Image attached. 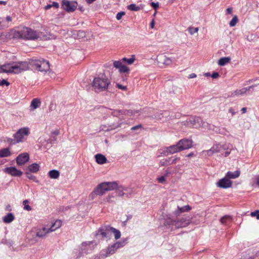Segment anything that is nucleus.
<instances>
[{"label":"nucleus","instance_id":"1","mask_svg":"<svg viewBox=\"0 0 259 259\" xmlns=\"http://www.w3.org/2000/svg\"><path fill=\"white\" fill-rule=\"evenodd\" d=\"M28 69L29 65L27 62H18L2 65L0 67V72L18 74Z\"/></svg>","mask_w":259,"mask_h":259},{"label":"nucleus","instance_id":"2","mask_svg":"<svg viewBox=\"0 0 259 259\" xmlns=\"http://www.w3.org/2000/svg\"><path fill=\"white\" fill-rule=\"evenodd\" d=\"M13 37L23 39H35L39 37L38 33L30 28L23 27L13 33Z\"/></svg>","mask_w":259,"mask_h":259},{"label":"nucleus","instance_id":"3","mask_svg":"<svg viewBox=\"0 0 259 259\" xmlns=\"http://www.w3.org/2000/svg\"><path fill=\"white\" fill-rule=\"evenodd\" d=\"M189 223V220L184 218H177L175 220L170 218L165 219L164 225L171 230L187 226Z\"/></svg>","mask_w":259,"mask_h":259},{"label":"nucleus","instance_id":"4","mask_svg":"<svg viewBox=\"0 0 259 259\" xmlns=\"http://www.w3.org/2000/svg\"><path fill=\"white\" fill-rule=\"evenodd\" d=\"M93 84L95 89L102 91L107 89L110 81L105 74H101L94 78Z\"/></svg>","mask_w":259,"mask_h":259},{"label":"nucleus","instance_id":"5","mask_svg":"<svg viewBox=\"0 0 259 259\" xmlns=\"http://www.w3.org/2000/svg\"><path fill=\"white\" fill-rule=\"evenodd\" d=\"M117 187L115 182H103L99 184L93 193L97 195H103L106 191L113 190Z\"/></svg>","mask_w":259,"mask_h":259},{"label":"nucleus","instance_id":"6","mask_svg":"<svg viewBox=\"0 0 259 259\" xmlns=\"http://www.w3.org/2000/svg\"><path fill=\"white\" fill-rule=\"evenodd\" d=\"M30 63L33 67L39 71L47 72L50 69L49 61L44 59H32Z\"/></svg>","mask_w":259,"mask_h":259},{"label":"nucleus","instance_id":"7","mask_svg":"<svg viewBox=\"0 0 259 259\" xmlns=\"http://www.w3.org/2000/svg\"><path fill=\"white\" fill-rule=\"evenodd\" d=\"M231 146V145L229 143L224 144H215L209 150L205 151L204 152H206L208 155L210 156L213 153L222 152L224 150H228L229 149V147Z\"/></svg>","mask_w":259,"mask_h":259},{"label":"nucleus","instance_id":"8","mask_svg":"<svg viewBox=\"0 0 259 259\" xmlns=\"http://www.w3.org/2000/svg\"><path fill=\"white\" fill-rule=\"evenodd\" d=\"M30 134L29 128L27 127H24L19 129L13 135V137L15 138V141L17 143L23 142V138L25 136H28Z\"/></svg>","mask_w":259,"mask_h":259},{"label":"nucleus","instance_id":"9","mask_svg":"<svg viewBox=\"0 0 259 259\" xmlns=\"http://www.w3.org/2000/svg\"><path fill=\"white\" fill-rule=\"evenodd\" d=\"M125 243L124 241H117L116 243L112 244L106 250V254L104 255L105 257H107L110 255L114 254L116 250L124 246Z\"/></svg>","mask_w":259,"mask_h":259},{"label":"nucleus","instance_id":"10","mask_svg":"<svg viewBox=\"0 0 259 259\" xmlns=\"http://www.w3.org/2000/svg\"><path fill=\"white\" fill-rule=\"evenodd\" d=\"M77 3L75 1H69L63 0L62 2V8L67 12L74 11L77 7Z\"/></svg>","mask_w":259,"mask_h":259},{"label":"nucleus","instance_id":"11","mask_svg":"<svg viewBox=\"0 0 259 259\" xmlns=\"http://www.w3.org/2000/svg\"><path fill=\"white\" fill-rule=\"evenodd\" d=\"M110 226L108 225L102 226L96 232L95 236L96 237L101 236L102 238H105L109 237V234L110 232Z\"/></svg>","mask_w":259,"mask_h":259},{"label":"nucleus","instance_id":"12","mask_svg":"<svg viewBox=\"0 0 259 259\" xmlns=\"http://www.w3.org/2000/svg\"><path fill=\"white\" fill-rule=\"evenodd\" d=\"M139 112V110H114L112 111L111 114L114 116H117L119 114L125 115L128 116H134L136 114Z\"/></svg>","mask_w":259,"mask_h":259},{"label":"nucleus","instance_id":"13","mask_svg":"<svg viewBox=\"0 0 259 259\" xmlns=\"http://www.w3.org/2000/svg\"><path fill=\"white\" fill-rule=\"evenodd\" d=\"M123 121L121 119H120L117 122L113 123L108 126H106V125H102L100 127V130L105 132L114 130L118 127H120Z\"/></svg>","mask_w":259,"mask_h":259},{"label":"nucleus","instance_id":"14","mask_svg":"<svg viewBox=\"0 0 259 259\" xmlns=\"http://www.w3.org/2000/svg\"><path fill=\"white\" fill-rule=\"evenodd\" d=\"M192 141L187 139H183L178 142L181 151L188 149L192 147Z\"/></svg>","mask_w":259,"mask_h":259},{"label":"nucleus","instance_id":"15","mask_svg":"<svg viewBox=\"0 0 259 259\" xmlns=\"http://www.w3.org/2000/svg\"><path fill=\"white\" fill-rule=\"evenodd\" d=\"M217 187L223 189H227L231 187L232 185V182L229 180L227 177H225L224 178L220 179L217 183Z\"/></svg>","mask_w":259,"mask_h":259},{"label":"nucleus","instance_id":"16","mask_svg":"<svg viewBox=\"0 0 259 259\" xmlns=\"http://www.w3.org/2000/svg\"><path fill=\"white\" fill-rule=\"evenodd\" d=\"M181 151L178 143L175 144L167 147L162 153L164 156H167L168 154H172Z\"/></svg>","mask_w":259,"mask_h":259},{"label":"nucleus","instance_id":"17","mask_svg":"<svg viewBox=\"0 0 259 259\" xmlns=\"http://www.w3.org/2000/svg\"><path fill=\"white\" fill-rule=\"evenodd\" d=\"M4 172L13 177H20L23 172L15 167H8L3 169Z\"/></svg>","mask_w":259,"mask_h":259},{"label":"nucleus","instance_id":"18","mask_svg":"<svg viewBox=\"0 0 259 259\" xmlns=\"http://www.w3.org/2000/svg\"><path fill=\"white\" fill-rule=\"evenodd\" d=\"M96 245L95 241H86L81 244V250L85 253H89V251H92L94 246Z\"/></svg>","mask_w":259,"mask_h":259},{"label":"nucleus","instance_id":"19","mask_svg":"<svg viewBox=\"0 0 259 259\" xmlns=\"http://www.w3.org/2000/svg\"><path fill=\"white\" fill-rule=\"evenodd\" d=\"M29 159V154L27 153H23L19 154L16 158V163L18 165L24 164Z\"/></svg>","mask_w":259,"mask_h":259},{"label":"nucleus","instance_id":"20","mask_svg":"<svg viewBox=\"0 0 259 259\" xmlns=\"http://www.w3.org/2000/svg\"><path fill=\"white\" fill-rule=\"evenodd\" d=\"M49 233H50L49 229L45 227H43L37 229L36 236L38 238H44L46 237Z\"/></svg>","mask_w":259,"mask_h":259},{"label":"nucleus","instance_id":"21","mask_svg":"<svg viewBox=\"0 0 259 259\" xmlns=\"http://www.w3.org/2000/svg\"><path fill=\"white\" fill-rule=\"evenodd\" d=\"M158 62L159 63L165 65H169L172 63V60L165 55H161L158 56Z\"/></svg>","mask_w":259,"mask_h":259},{"label":"nucleus","instance_id":"22","mask_svg":"<svg viewBox=\"0 0 259 259\" xmlns=\"http://www.w3.org/2000/svg\"><path fill=\"white\" fill-rule=\"evenodd\" d=\"M169 113L168 111H157L154 115L152 116L151 117L152 118L156 119L158 120H161L163 118V117L169 116Z\"/></svg>","mask_w":259,"mask_h":259},{"label":"nucleus","instance_id":"23","mask_svg":"<svg viewBox=\"0 0 259 259\" xmlns=\"http://www.w3.org/2000/svg\"><path fill=\"white\" fill-rule=\"evenodd\" d=\"M40 168V166L38 164L36 163H32L27 166L26 168V171L36 173L38 171H39Z\"/></svg>","mask_w":259,"mask_h":259},{"label":"nucleus","instance_id":"24","mask_svg":"<svg viewBox=\"0 0 259 259\" xmlns=\"http://www.w3.org/2000/svg\"><path fill=\"white\" fill-rule=\"evenodd\" d=\"M95 158L96 162L100 164L106 163L107 160L106 157L101 154H97L95 155Z\"/></svg>","mask_w":259,"mask_h":259},{"label":"nucleus","instance_id":"25","mask_svg":"<svg viewBox=\"0 0 259 259\" xmlns=\"http://www.w3.org/2000/svg\"><path fill=\"white\" fill-rule=\"evenodd\" d=\"M41 105L40 100L38 98L33 99L30 104V108L31 110H34L38 108Z\"/></svg>","mask_w":259,"mask_h":259},{"label":"nucleus","instance_id":"26","mask_svg":"<svg viewBox=\"0 0 259 259\" xmlns=\"http://www.w3.org/2000/svg\"><path fill=\"white\" fill-rule=\"evenodd\" d=\"M191 209V207L189 205H185L183 207H179L178 206V209L175 210L174 212L175 214L176 215H179L181 213L184 212H187L190 210Z\"/></svg>","mask_w":259,"mask_h":259},{"label":"nucleus","instance_id":"27","mask_svg":"<svg viewBox=\"0 0 259 259\" xmlns=\"http://www.w3.org/2000/svg\"><path fill=\"white\" fill-rule=\"evenodd\" d=\"M12 155V152L8 148H3L0 150V158L8 157Z\"/></svg>","mask_w":259,"mask_h":259},{"label":"nucleus","instance_id":"28","mask_svg":"<svg viewBox=\"0 0 259 259\" xmlns=\"http://www.w3.org/2000/svg\"><path fill=\"white\" fill-rule=\"evenodd\" d=\"M61 225L62 222L59 220H57L52 224L51 227L49 228V231L50 232L55 231L56 230L59 228Z\"/></svg>","mask_w":259,"mask_h":259},{"label":"nucleus","instance_id":"29","mask_svg":"<svg viewBox=\"0 0 259 259\" xmlns=\"http://www.w3.org/2000/svg\"><path fill=\"white\" fill-rule=\"evenodd\" d=\"M15 220V217L12 213H8L3 219V222L6 224H9Z\"/></svg>","mask_w":259,"mask_h":259},{"label":"nucleus","instance_id":"30","mask_svg":"<svg viewBox=\"0 0 259 259\" xmlns=\"http://www.w3.org/2000/svg\"><path fill=\"white\" fill-rule=\"evenodd\" d=\"M240 174V172L239 170H236L234 172L228 171L225 177H227L229 180L230 179H236L239 176Z\"/></svg>","mask_w":259,"mask_h":259},{"label":"nucleus","instance_id":"31","mask_svg":"<svg viewBox=\"0 0 259 259\" xmlns=\"http://www.w3.org/2000/svg\"><path fill=\"white\" fill-rule=\"evenodd\" d=\"M48 176L51 179H56L59 178L60 172L56 169L51 170L49 172Z\"/></svg>","mask_w":259,"mask_h":259},{"label":"nucleus","instance_id":"32","mask_svg":"<svg viewBox=\"0 0 259 259\" xmlns=\"http://www.w3.org/2000/svg\"><path fill=\"white\" fill-rule=\"evenodd\" d=\"M231 60L230 57H223L218 61V64L221 66H223L228 63Z\"/></svg>","mask_w":259,"mask_h":259},{"label":"nucleus","instance_id":"33","mask_svg":"<svg viewBox=\"0 0 259 259\" xmlns=\"http://www.w3.org/2000/svg\"><path fill=\"white\" fill-rule=\"evenodd\" d=\"M142 7L137 6L135 4H132L127 6V9L132 11H138L142 9Z\"/></svg>","mask_w":259,"mask_h":259},{"label":"nucleus","instance_id":"34","mask_svg":"<svg viewBox=\"0 0 259 259\" xmlns=\"http://www.w3.org/2000/svg\"><path fill=\"white\" fill-rule=\"evenodd\" d=\"M110 232H111L114 234L115 239L116 240L119 239L121 236L120 232L113 227H110Z\"/></svg>","mask_w":259,"mask_h":259},{"label":"nucleus","instance_id":"35","mask_svg":"<svg viewBox=\"0 0 259 259\" xmlns=\"http://www.w3.org/2000/svg\"><path fill=\"white\" fill-rule=\"evenodd\" d=\"M117 189V192L118 193V195L119 196H124L125 194L124 192H123V191H127V187H125L122 186H117V187L115 189Z\"/></svg>","mask_w":259,"mask_h":259},{"label":"nucleus","instance_id":"36","mask_svg":"<svg viewBox=\"0 0 259 259\" xmlns=\"http://www.w3.org/2000/svg\"><path fill=\"white\" fill-rule=\"evenodd\" d=\"M232 218L230 215H225L220 219V222L222 224H227L228 222H231Z\"/></svg>","mask_w":259,"mask_h":259},{"label":"nucleus","instance_id":"37","mask_svg":"<svg viewBox=\"0 0 259 259\" xmlns=\"http://www.w3.org/2000/svg\"><path fill=\"white\" fill-rule=\"evenodd\" d=\"M122 61L126 62L128 65L132 64L135 60V56L134 55H132L131 58L128 59L126 58H122Z\"/></svg>","mask_w":259,"mask_h":259},{"label":"nucleus","instance_id":"38","mask_svg":"<svg viewBox=\"0 0 259 259\" xmlns=\"http://www.w3.org/2000/svg\"><path fill=\"white\" fill-rule=\"evenodd\" d=\"M25 174L26 177L28 179L33 181L34 182H38L36 177L34 176V175H32L31 174V172H29V171H26L25 172Z\"/></svg>","mask_w":259,"mask_h":259},{"label":"nucleus","instance_id":"39","mask_svg":"<svg viewBox=\"0 0 259 259\" xmlns=\"http://www.w3.org/2000/svg\"><path fill=\"white\" fill-rule=\"evenodd\" d=\"M29 201L28 200H25L23 201V205H24V209L30 211L31 210V207L30 205H28Z\"/></svg>","mask_w":259,"mask_h":259},{"label":"nucleus","instance_id":"40","mask_svg":"<svg viewBox=\"0 0 259 259\" xmlns=\"http://www.w3.org/2000/svg\"><path fill=\"white\" fill-rule=\"evenodd\" d=\"M198 30V27H193L192 26H190L188 28V30L191 35H193L195 33L197 32Z\"/></svg>","mask_w":259,"mask_h":259},{"label":"nucleus","instance_id":"41","mask_svg":"<svg viewBox=\"0 0 259 259\" xmlns=\"http://www.w3.org/2000/svg\"><path fill=\"white\" fill-rule=\"evenodd\" d=\"M238 21V19L237 16H234L232 19L229 23V25L231 27H233L236 25V23Z\"/></svg>","mask_w":259,"mask_h":259},{"label":"nucleus","instance_id":"42","mask_svg":"<svg viewBox=\"0 0 259 259\" xmlns=\"http://www.w3.org/2000/svg\"><path fill=\"white\" fill-rule=\"evenodd\" d=\"M129 68L123 64L119 69V71L120 73H128L129 72Z\"/></svg>","mask_w":259,"mask_h":259},{"label":"nucleus","instance_id":"43","mask_svg":"<svg viewBox=\"0 0 259 259\" xmlns=\"http://www.w3.org/2000/svg\"><path fill=\"white\" fill-rule=\"evenodd\" d=\"M180 159V158L175 157V158L172 159V158H169L168 159H165V162L167 163V165L171 164L174 163L176 162L177 160Z\"/></svg>","mask_w":259,"mask_h":259},{"label":"nucleus","instance_id":"44","mask_svg":"<svg viewBox=\"0 0 259 259\" xmlns=\"http://www.w3.org/2000/svg\"><path fill=\"white\" fill-rule=\"evenodd\" d=\"M236 95H242L247 93V89H246V88H244L239 90L236 91Z\"/></svg>","mask_w":259,"mask_h":259},{"label":"nucleus","instance_id":"45","mask_svg":"<svg viewBox=\"0 0 259 259\" xmlns=\"http://www.w3.org/2000/svg\"><path fill=\"white\" fill-rule=\"evenodd\" d=\"M122 65V63L120 61H115L113 63V66L115 68L119 69Z\"/></svg>","mask_w":259,"mask_h":259},{"label":"nucleus","instance_id":"46","mask_svg":"<svg viewBox=\"0 0 259 259\" xmlns=\"http://www.w3.org/2000/svg\"><path fill=\"white\" fill-rule=\"evenodd\" d=\"M256 85V84H253L249 87H246V89H247V92H248V93H251L253 91L254 88Z\"/></svg>","mask_w":259,"mask_h":259},{"label":"nucleus","instance_id":"47","mask_svg":"<svg viewBox=\"0 0 259 259\" xmlns=\"http://www.w3.org/2000/svg\"><path fill=\"white\" fill-rule=\"evenodd\" d=\"M7 142L12 145L15 144L17 143V142H16V141H15V138H14V139H12L10 138H7Z\"/></svg>","mask_w":259,"mask_h":259},{"label":"nucleus","instance_id":"48","mask_svg":"<svg viewBox=\"0 0 259 259\" xmlns=\"http://www.w3.org/2000/svg\"><path fill=\"white\" fill-rule=\"evenodd\" d=\"M251 215L252 217H256V219L257 220H259V210H255L253 212H252L251 213Z\"/></svg>","mask_w":259,"mask_h":259},{"label":"nucleus","instance_id":"49","mask_svg":"<svg viewBox=\"0 0 259 259\" xmlns=\"http://www.w3.org/2000/svg\"><path fill=\"white\" fill-rule=\"evenodd\" d=\"M125 15V12H119L117 14H116V18L117 19V20H120L121 17L124 16Z\"/></svg>","mask_w":259,"mask_h":259},{"label":"nucleus","instance_id":"50","mask_svg":"<svg viewBox=\"0 0 259 259\" xmlns=\"http://www.w3.org/2000/svg\"><path fill=\"white\" fill-rule=\"evenodd\" d=\"M10 83L5 79H3L0 81V86H3L4 85H6L7 86L9 85Z\"/></svg>","mask_w":259,"mask_h":259},{"label":"nucleus","instance_id":"51","mask_svg":"<svg viewBox=\"0 0 259 259\" xmlns=\"http://www.w3.org/2000/svg\"><path fill=\"white\" fill-rule=\"evenodd\" d=\"M150 5L154 10H156L159 7L158 3H155L154 2H152L151 3Z\"/></svg>","mask_w":259,"mask_h":259},{"label":"nucleus","instance_id":"52","mask_svg":"<svg viewBox=\"0 0 259 259\" xmlns=\"http://www.w3.org/2000/svg\"><path fill=\"white\" fill-rule=\"evenodd\" d=\"M116 87L123 91L126 90L127 88L126 86L122 85V84L119 83L116 84Z\"/></svg>","mask_w":259,"mask_h":259},{"label":"nucleus","instance_id":"53","mask_svg":"<svg viewBox=\"0 0 259 259\" xmlns=\"http://www.w3.org/2000/svg\"><path fill=\"white\" fill-rule=\"evenodd\" d=\"M142 128V124H139V125H136V126H133L132 128H131V130L132 131H136L137 130H138V129H141Z\"/></svg>","mask_w":259,"mask_h":259},{"label":"nucleus","instance_id":"54","mask_svg":"<svg viewBox=\"0 0 259 259\" xmlns=\"http://www.w3.org/2000/svg\"><path fill=\"white\" fill-rule=\"evenodd\" d=\"M219 76V74L217 72H214L211 74V77L213 78H217Z\"/></svg>","mask_w":259,"mask_h":259},{"label":"nucleus","instance_id":"55","mask_svg":"<svg viewBox=\"0 0 259 259\" xmlns=\"http://www.w3.org/2000/svg\"><path fill=\"white\" fill-rule=\"evenodd\" d=\"M157 180L159 183H162L165 181V178L164 176H161L157 179Z\"/></svg>","mask_w":259,"mask_h":259},{"label":"nucleus","instance_id":"56","mask_svg":"<svg viewBox=\"0 0 259 259\" xmlns=\"http://www.w3.org/2000/svg\"><path fill=\"white\" fill-rule=\"evenodd\" d=\"M112 198H114V197L112 196H108L106 199V201L107 202H112L114 201V200H112L111 199Z\"/></svg>","mask_w":259,"mask_h":259},{"label":"nucleus","instance_id":"57","mask_svg":"<svg viewBox=\"0 0 259 259\" xmlns=\"http://www.w3.org/2000/svg\"><path fill=\"white\" fill-rule=\"evenodd\" d=\"M225 151H226V152H225L224 156L225 157H227V156H229V155L231 153V148H230V147H229V149L226 150Z\"/></svg>","mask_w":259,"mask_h":259},{"label":"nucleus","instance_id":"58","mask_svg":"<svg viewBox=\"0 0 259 259\" xmlns=\"http://www.w3.org/2000/svg\"><path fill=\"white\" fill-rule=\"evenodd\" d=\"M5 22V19L2 18H0V29H2L4 25H2Z\"/></svg>","mask_w":259,"mask_h":259},{"label":"nucleus","instance_id":"59","mask_svg":"<svg viewBox=\"0 0 259 259\" xmlns=\"http://www.w3.org/2000/svg\"><path fill=\"white\" fill-rule=\"evenodd\" d=\"M59 5L58 3L57 2H53V4H52V7H55L56 8H59Z\"/></svg>","mask_w":259,"mask_h":259},{"label":"nucleus","instance_id":"60","mask_svg":"<svg viewBox=\"0 0 259 259\" xmlns=\"http://www.w3.org/2000/svg\"><path fill=\"white\" fill-rule=\"evenodd\" d=\"M229 112L230 113H231L232 116L236 114V112L234 111V110L232 108H230L229 109Z\"/></svg>","mask_w":259,"mask_h":259},{"label":"nucleus","instance_id":"61","mask_svg":"<svg viewBox=\"0 0 259 259\" xmlns=\"http://www.w3.org/2000/svg\"><path fill=\"white\" fill-rule=\"evenodd\" d=\"M196 76H197V75L195 73H192L189 75L188 78H195Z\"/></svg>","mask_w":259,"mask_h":259},{"label":"nucleus","instance_id":"62","mask_svg":"<svg viewBox=\"0 0 259 259\" xmlns=\"http://www.w3.org/2000/svg\"><path fill=\"white\" fill-rule=\"evenodd\" d=\"M226 12H227V14H230L232 13V9L231 8H227V10H226Z\"/></svg>","mask_w":259,"mask_h":259},{"label":"nucleus","instance_id":"63","mask_svg":"<svg viewBox=\"0 0 259 259\" xmlns=\"http://www.w3.org/2000/svg\"><path fill=\"white\" fill-rule=\"evenodd\" d=\"M259 79V77H257L254 79H250L248 81L249 83L252 82L253 81H256V80Z\"/></svg>","mask_w":259,"mask_h":259},{"label":"nucleus","instance_id":"64","mask_svg":"<svg viewBox=\"0 0 259 259\" xmlns=\"http://www.w3.org/2000/svg\"><path fill=\"white\" fill-rule=\"evenodd\" d=\"M256 181L257 185L259 186V175L256 176Z\"/></svg>","mask_w":259,"mask_h":259}]
</instances>
